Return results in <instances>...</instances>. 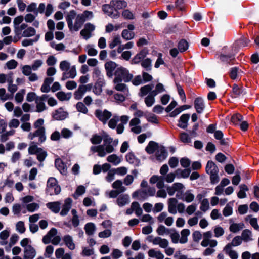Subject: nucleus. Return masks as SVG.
Masks as SVG:
<instances>
[{"label": "nucleus", "mask_w": 259, "mask_h": 259, "mask_svg": "<svg viewBox=\"0 0 259 259\" xmlns=\"http://www.w3.org/2000/svg\"><path fill=\"white\" fill-rule=\"evenodd\" d=\"M190 118V113L183 114L178 119L177 126L183 130L187 128L188 125V121Z\"/></svg>", "instance_id": "obj_14"}, {"label": "nucleus", "mask_w": 259, "mask_h": 259, "mask_svg": "<svg viewBox=\"0 0 259 259\" xmlns=\"http://www.w3.org/2000/svg\"><path fill=\"white\" fill-rule=\"evenodd\" d=\"M114 82H127L130 81L133 78V75L130 74L128 70L122 66L116 68L114 72Z\"/></svg>", "instance_id": "obj_5"}, {"label": "nucleus", "mask_w": 259, "mask_h": 259, "mask_svg": "<svg viewBox=\"0 0 259 259\" xmlns=\"http://www.w3.org/2000/svg\"><path fill=\"white\" fill-rule=\"evenodd\" d=\"M176 85L177 87L178 93L182 101L184 103L186 102V97L183 87L179 83L177 82H176Z\"/></svg>", "instance_id": "obj_50"}, {"label": "nucleus", "mask_w": 259, "mask_h": 259, "mask_svg": "<svg viewBox=\"0 0 259 259\" xmlns=\"http://www.w3.org/2000/svg\"><path fill=\"white\" fill-rule=\"evenodd\" d=\"M25 94V90L21 89L17 92L15 96V101L17 103H21L23 102L24 99V96Z\"/></svg>", "instance_id": "obj_56"}, {"label": "nucleus", "mask_w": 259, "mask_h": 259, "mask_svg": "<svg viewBox=\"0 0 259 259\" xmlns=\"http://www.w3.org/2000/svg\"><path fill=\"white\" fill-rule=\"evenodd\" d=\"M150 183L154 184L156 183V186L160 190L157 192V196L162 197V177L156 175L153 176L150 179Z\"/></svg>", "instance_id": "obj_15"}, {"label": "nucleus", "mask_w": 259, "mask_h": 259, "mask_svg": "<svg viewBox=\"0 0 259 259\" xmlns=\"http://www.w3.org/2000/svg\"><path fill=\"white\" fill-rule=\"evenodd\" d=\"M10 234V230L8 229L4 230L0 233V239L2 240L1 244L2 245H5L7 244V239L9 237Z\"/></svg>", "instance_id": "obj_43"}, {"label": "nucleus", "mask_w": 259, "mask_h": 259, "mask_svg": "<svg viewBox=\"0 0 259 259\" xmlns=\"http://www.w3.org/2000/svg\"><path fill=\"white\" fill-rule=\"evenodd\" d=\"M126 161L131 164L138 166L140 163V160L133 152H129L126 155Z\"/></svg>", "instance_id": "obj_24"}, {"label": "nucleus", "mask_w": 259, "mask_h": 259, "mask_svg": "<svg viewBox=\"0 0 259 259\" xmlns=\"http://www.w3.org/2000/svg\"><path fill=\"white\" fill-rule=\"evenodd\" d=\"M72 200L70 198H67L64 201V204L62 206V210L60 212V215L62 216L66 215L70 209L72 205Z\"/></svg>", "instance_id": "obj_26"}, {"label": "nucleus", "mask_w": 259, "mask_h": 259, "mask_svg": "<svg viewBox=\"0 0 259 259\" xmlns=\"http://www.w3.org/2000/svg\"><path fill=\"white\" fill-rule=\"evenodd\" d=\"M46 205L49 209L55 213H58L61 208V203L58 201L49 202Z\"/></svg>", "instance_id": "obj_33"}, {"label": "nucleus", "mask_w": 259, "mask_h": 259, "mask_svg": "<svg viewBox=\"0 0 259 259\" xmlns=\"http://www.w3.org/2000/svg\"><path fill=\"white\" fill-rule=\"evenodd\" d=\"M133 196L134 197L138 196L139 199L141 200H144L149 197L146 190H141L136 191L133 193Z\"/></svg>", "instance_id": "obj_45"}, {"label": "nucleus", "mask_w": 259, "mask_h": 259, "mask_svg": "<svg viewBox=\"0 0 259 259\" xmlns=\"http://www.w3.org/2000/svg\"><path fill=\"white\" fill-rule=\"evenodd\" d=\"M177 25L175 24H167L164 30L163 33L166 34L175 33L177 32Z\"/></svg>", "instance_id": "obj_38"}, {"label": "nucleus", "mask_w": 259, "mask_h": 259, "mask_svg": "<svg viewBox=\"0 0 259 259\" xmlns=\"http://www.w3.org/2000/svg\"><path fill=\"white\" fill-rule=\"evenodd\" d=\"M84 230L88 235H93L96 230V227L93 223H88L84 226Z\"/></svg>", "instance_id": "obj_36"}, {"label": "nucleus", "mask_w": 259, "mask_h": 259, "mask_svg": "<svg viewBox=\"0 0 259 259\" xmlns=\"http://www.w3.org/2000/svg\"><path fill=\"white\" fill-rule=\"evenodd\" d=\"M117 67V64L113 61H109L105 63V68L107 72V75L109 77L113 76V72Z\"/></svg>", "instance_id": "obj_27"}, {"label": "nucleus", "mask_w": 259, "mask_h": 259, "mask_svg": "<svg viewBox=\"0 0 259 259\" xmlns=\"http://www.w3.org/2000/svg\"><path fill=\"white\" fill-rule=\"evenodd\" d=\"M116 204L120 207H123L130 202V196L127 194L119 195L116 201Z\"/></svg>", "instance_id": "obj_21"}, {"label": "nucleus", "mask_w": 259, "mask_h": 259, "mask_svg": "<svg viewBox=\"0 0 259 259\" xmlns=\"http://www.w3.org/2000/svg\"><path fill=\"white\" fill-rule=\"evenodd\" d=\"M154 88V85L153 84H147L144 86H143L141 88L140 93L139 95L141 97H143L146 95L148 93L151 91L152 89Z\"/></svg>", "instance_id": "obj_44"}, {"label": "nucleus", "mask_w": 259, "mask_h": 259, "mask_svg": "<svg viewBox=\"0 0 259 259\" xmlns=\"http://www.w3.org/2000/svg\"><path fill=\"white\" fill-rule=\"evenodd\" d=\"M162 91V84L158 83L156 85L155 89L152 91L150 94L145 99V103L147 106L151 107L155 102L154 96L160 93Z\"/></svg>", "instance_id": "obj_9"}, {"label": "nucleus", "mask_w": 259, "mask_h": 259, "mask_svg": "<svg viewBox=\"0 0 259 259\" xmlns=\"http://www.w3.org/2000/svg\"><path fill=\"white\" fill-rule=\"evenodd\" d=\"M178 105V102L174 99H172L170 104L167 105L166 107H163V111L164 110L168 114L172 112V111Z\"/></svg>", "instance_id": "obj_53"}, {"label": "nucleus", "mask_w": 259, "mask_h": 259, "mask_svg": "<svg viewBox=\"0 0 259 259\" xmlns=\"http://www.w3.org/2000/svg\"><path fill=\"white\" fill-rule=\"evenodd\" d=\"M13 98V96L6 93V90L4 88L0 89V99L3 101H6L8 100H11Z\"/></svg>", "instance_id": "obj_55"}, {"label": "nucleus", "mask_w": 259, "mask_h": 259, "mask_svg": "<svg viewBox=\"0 0 259 259\" xmlns=\"http://www.w3.org/2000/svg\"><path fill=\"white\" fill-rule=\"evenodd\" d=\"M107 160L114 165H117L121 162V158L116 154H112L108 156Z\"/></svg>", "instance_id": "obj_48"}, {"label": "nucleus", "mask_w": 259, "mask_h": 259, "mask_svg": "<svg viewBox=\"0 0 259 259\" xmlns=\"http://www.w3.org/2000/svg\"><path fill=\"white\" fill-rule=\"evenodd\" d=\"M111 5L113 7L116 12H118L117 10L125 8L127 4L126 2L124 1L112 0L111 1Z\"/></svg>", "instance_id": "obj_31"}, {"label": "nucleus", "mask_w": 259, "mask_h": 259, "mask_svg": "<svg viewBox=\"0 0 259 259\" xmlns=\"http://www.w3.org/2000/svg\"><path fill=\"white\" fill-rule=\"evenodd\" d=\"M192 190H188L185 192L184 198L183 199V201L186 202L187 203H190L194 200L195 196L192 193Z\"/></svg>", "instance_id": "obj_46"}, {"label": "nucleus", "mask_w": 259, "mask_h": 259, "mask_svg": "<svg viewBox=\"0 0 259 259\" xmlns=\"http://www.w3.org/2000/svg\"><path fill=\"white\" fill-rule=\"evenodd\" d=\"M146 54L147 53L145 50H142L133 58L132 63L133 64H138L145 58Z\"/></svg>", "instance_id": "obj_41"}, {"label": "nucleus", "mask_w": 259, "mask_h": 259, "mask_svg": "<svg viewBox=\"0 0 259 259\" xmlns=\"http://www.w3.org/2000/svg\"><path fill=\"white\" fill-rule=\"evenodd\" d=\"M57 98L61 101H67L69 100L71 97V93H65L64 92L60 91L57 93L56 94Z\"/></svg>", "instance_id": "obj_47"}, {"label": "nucleus", "mask_w": 259, "mask_h": 259, "mask_svg": "<svg viewBox=\"0 0 259 259\" xmlns=\"http://www.w3.org/2000/svg\"><path fill=\"white\" fill-rule=\"evenodd\" d=\"M190 230L189 229H184L181 231L180 243L185 244L187 242L188 237L190 234Z\"/></svg>", "instance_id": "obj_42"}, {"label": "nucleus", "mask_w": 259, "mask_h": 259, "mask_svg": "<svg viewBox=\"0 0 259 259\" xmlns=\"http://www.w3.org/2000/svg\"><path fill=\"white\" fill-rule=\"evenodd\" d=\"M95 29V26L91 23H87L80 32L81 36L85 40L89 39L92 36V33Z\"/></svg>", "instance_id": "obj_11"}, {"label": "nucleus", "mask_w": 259, "mask_h": 259, "mask_svg": "<svg viewBox=\"0 0 259 259\" xmlns=\"http://www.w3.org/2000/svg\"><path fill=\"white\" fill-rule=\"evenodd\" d=\"M56 167L62 174H65L67 172V166L60 158L56 159L55 162Z\"/></svg>", "instance_id": "obj_30"}, {"label": "nucleus", "mask_w": 259, "mask_h": 259, "mask_svg": "<svg viewBox=\"0 0 259 259\" xmlns=\"http://www.w3.org/2000/svg\"><path fill=\"white\" fill-rule=\"evenodd\" d=\"M67 115V113L64 111L62 108H59L53 113V117L56 120H61L66 118Z\"/></svg>", "instance_id": "obj_29"}, {"label": "nucleus", "mask_w": 259, "mask_h": 259, "mask_svg": "<svg viewBox=\"0 0 259 259\" xmlns=\"http://www.w3.org/2000/svg\"><path fill=\"white\" fill-rule=\"evenodd\" d=\"M76 16V12L74 10H71L69 12L66 18L68 27L71 25L73 19H75Z\"/></svg>", "instance_id": "obj_57"}, {"label": "nucleus", "mask_w": 259, "mask_h": 259, "mask_svg": "<svg viewBox=\"0 0 259 259\" xmlns=\"http://www.w3.org/2000/svg\"><path fill=\"white\" fill-rule=\"evenodd\" d=\"M122 182L121 180H118L115 181L112 185V187L118 191L119 193H121L125 191L126 188L123 186Z\"/></svg>", "instance_id": "obj_39"}, {"label": "nucleus", "mask_w": 259, "mask_h": 259, "mask_svg": "<svg viewBox=\"0 0 259 259\" xmlns=\"http://www.w3.org/2000/svg\"><path fill=\"white\" fill-rule=\"evenodd\" d=\"M35 29L32 27H29L23 31L22 35L23 37H29L35 35Z\"/></svg>", "instance_id": "obj_54"}, {"label": "nucleus", "mask_w": 259, "mask_h": 259, "mask_svg": "<svg viewBox=\"0 0 259 259\" xmlns=\"http://www.w3.org/2000/svg\"><path fill=\"white\" fill-rule=\"evenodd\" d=\"M95 115L99 120L101 121L104 123H105L111 117L112 114L110 112L106 110L104 111L97 110L95 112Z\"/></svg>", "instance_id": "obj_13"}, {"label": "nucleus", "mask_w": 259, "mask_h": 259, "mask_svg": "<svg viewBox=\"0 0 259 259\" xmlns=\"http://www.w3.org/2000/svg\"><path fill=\"white\" fill-rule=\"evenodd\" d=\"M239 69V67L236 66L230 68L229 76L232 79L235 80L237 78Z\"/></svg>", "instance_id": "obj_60"}, {"label": "nucleus", "mask_w": 259, "mask_h": 259, "mask_svg": "<svg viewBox=\"0 0 259 259\" xmlns=\"http://www.w3.org/2000/svg\"><path fill=\"white\" fill-rule=\"evenodd\" d=\"M194 107L198 114L202 113L205 108L203 99L201 97L195 98L194 101Z\"/></svg>", "instance_id": "obj_12"}, {"label": "nucleus", "mask_w": 259, "mask_h": 259, "mask_svg": "<svg viewBox=\"0 0 259 259\" xmlns=\"http://www.w3.org/2000/svg\"><path fill=\"white\" fill-rule=\"evenodd\" d=\"M44 122V119L40 118L37 119L34 123V126L37 128V130L34 132H30L28 138L30 140H33L35 137H38V143L41 144L45 142L46 140V136L45 135V128L42 126Z\"/></svg>", "instance_id": "obj_2"}, {"label": "nucleus", "mask_w": 259, "mask_h": 259, "mask_svg": "<svg viewBox=\"0 0 259 259\" xmlns=\"http://www.w3.org/2000/svg\"><path fill=\"white\" fill-rule=\"evenodd\" d=\"M232 222H233L232 219L230 220V225L229 230L233 233H238L245 227L244 224L243 222H240L239 223H235L233 222L231 224Z\"/></svg>", "instance_id": "obj_22"}, {"label": "nucleus", "mask_w": 259, "mask_h": 259, "mask_svg": "<svg viewBox=\"0 0 259 259\" xmlns=\"http://www.w3.org/2000/svg\"><path fill=\"white\" fill-rule=\"evenodd\" d=\"M122 82H114L115 84V89L118 91L123 92L124 94L126 96H128L130 95L129 91L128 88H127L126 85L121 83Z\"/></svg>", "instance_id": "obj_34"}, {"label": "nucleus", "mask_w": 259, "mask_h": 259, "mask_svg": "<svg viewBox=\"0 0 259 259\" xmlns=\"http://www.w3.org/2000/svg\"><path fill=\"white\" fill-rule=\"evenodd\" d=\"M36 255L35 249L31 245L26 246L24 249V259H33Z\"/></svg>", "instance_id": "obj_19"}, {"label": "nucleus", "mask_w": 259, "mask_h": 259, "mask_svg": "<svg viewBox=\"0 0 259 259\" xmlns=\"http://www.w3.org/2000/svg\"><path fill=\"white\" fill-rule=\"evenodd\" d=\"M47 99L48 95L46 94H43L36 98L35 102L36 112L40 113L47 109V107L45 104Z\"/></svg>", "instance_id": "obj_10"}, {"label": "nucleus", "mask_w": 259, "mask_h": 259, "mask_svg": "<svg viewBox=\"0 0 259 259\" xmlns=\"http://www.w3.org/2000/svg\"><path fill=\"white\" fill-rule=\"evenodd\" d=\"M82 18L84 22L87 20L92 19L94 17V14L92 11L85 10L82 13L78 14Z\"/></svg>", "instance_id": "obj_52"}, {"label": "nucleus", "mask_w": 259, "mask_h": 259, "mask_svg": "<svg viewBox=\"0 0 259 259\" xmlns=\"http://www.w3.org/2000/svg\"><path fill=\"white\" fill-rule=\"evenodd\" d=\"M249 42V39L245 37H243L235 41V45L239 47H244L247 46Z\"/></svg>", "instance_id": "obj_61"}, {"label": "nucleus", "mask_w": 259, "mask_h": 259, "mask_svg": "<svg viewBox=\"0 0 259 259\" xmlns=\"http://www.w3.org/2000/svg\"><path fill=\"white\" fill-rule=\"evenodd\" d=\"M189 47V43L185 39H181L178 44V48L181 53L186 52Z\"/></svg>", "instance_id": "obj_35"}, {"label": "nucleus", "mask_w": 259, "mask_h": 259, "mask_svg": "<svg viewBox=\"0 0 259 259\" xmlns=\"http://www.w3.org/2000/svg\"><path fill=\"white\" fill-rule=\"evenodd\" d=\"M54 78L47 77L44 79L42 85L41 87L40 90L42 93H48L50 90V85L53 82Z\"/></svg>", "instance_id": "obj_28"}, {"label": "nucleus", "mask_w": 259, "mask_h": 259, "mask_svg": "<svg viewBox=\"0 0 259 259\" xmlns=\"http://www.w3.org/2000/svg\"><path fill=\"white\" fill-rule=\"evenodd\" d=\"M90 150L93 153L97 152L99 157H104L107 154L113 152L114 151V148L111 144H103L98 146H92L91 147Z\"/></svg>", "instance_id": "obj_6"}, {"label": "nucleus", "mask_w": 259, "mask_h": 259, "mask_svg": "<svg viewBox=\"0 0 259 259\" xmlns=\"http://www.w3.org/2000/svg\"><path fill=\"white\" fill-rule=\"evenodd\" d=\"M252 235V232L251 230L246 229L243 230L241 236H240L242 240L245 242H248L251 240V236Z\"/></svg>", "instance_id": "obj_49"}, {"label": "nucleus", "mask_w": 259, "mask_h": 259, "mask_svg": "<svg viewBox=\"0 0 259 259\" xmlns=\"http://www.w3.org/2000/svg\"><path fill=\"white\" fill-rule=\"evenodd\" d=\"M102 10L105 13L112 18H117L119 16L118 12H115V13L113 12L114 9L113 7L111 5V3L109 5L105 4L103 5Z\"/></svg>", "instance_id": "obj_16"}, {"label": "nucleus", "mask_w": 259, "mask_h": 259, "mask_svg": "<svg viewBox=\"0 0 259 259\" xmlns=\"http://www.w3.org/2000/svg\"><path fill=\"white\" fill-rule=\"evenodd\" d=\"M148 255L151 257H155L157 259H162V253L160 251L155 249H150L148 251Z\"/></svg>", "instance_id": "obj_63"}, {"label": "nucleus", "mask_w": 259, "mask_h": 259, "mask_svg": "<svg viewBox=\"0 0 259 259\" xmlns=\"http://www.w3.org/2000/svg\"><path fill=\"white\" fill-rule=\"evenodd\" d=\"M62 240L65 245L70 250L75 248V245L73 242V238L69 235H65L62 238Z\"/></svg>", "instance_id": "obj_25"}, {"label": "nucleus", "mask_w": 259, "mask_h": 259, "mask_svg": "<svg viewBox=\"0 0 259 259\" xmlns=\"http://www.w3.org/2000/svg\"><path fill=\"white\" fill-rule=\"evenodd\" d=\"M245 221H249L250 225L255 230L259 231V225L256 218H253L252 215H248L245 218Z\"/></svg>", "instance_id": "obj_37"}, {"label": "nucleus", "mask_w": 259, "mask_h": 259, "mask_svg": "<svg viewBox=\"0 0 259 259\" xmlns=\"http://www.w3.org/2000/svg\"><path fill=\"white\" fill-rule=\"evenodd\" d=\"M119 121V116L117 115L113 116L108 122L109 127L112 129L115 128L117 126V123Z\"/></svg>", "instance_id": "obj_62"}, {"label": "nucleus", "mask_w": 259, "mask_h": 259, "mask_svg": "<svg viewBox=\"0 0 259 259\" xmlns=\"http://www.w3.org/2000/svg\"><path fill=\"white\" fill-rule=\"evenodd\" d=\"M46 191L50 195H57L60 192L61 188L55 178L51 177L48 179Z\"/></svg>", "instance_id": "obj_8"}, {"label": "nucleus", "mask_w": 259, "mask_h": 259, "mask_svg": "<svg viewBox=\"0 0 259 259\" xmlns=\"http://www.w3.org/2000/svg\"><path fill=\"white\" fill-rule=\"evenodd\" d=\"M177 177L176 172L167 173L163 176V183L166 182L168 183H172L174 181L175 178Z\"/></svg>", "instance_id": "obj_51"}, {"label": "nucleus", "mask_w": 259, "mask_h": 259, "mask_svg": "<svg viewBox=\"0 0 259 259\" xmlns=\"http://www.w3.org/2000/svg\"><path fill=\"white\" fill-rule=\"evenodd\" d=\"M59 68L62 71L61 80L64 81L68 78H74L77 75V71L75 65L71 66L70 62L63 60L60 62Z\"/></svg>", "instance_id": "obj_1"}, {"label": "nucleus", "mask_w": 259, "mask_h": 259, "mask_svg": "<svg viewBox=\"0 0 259 259\" xmlns=\"http://www.w3.org/2000/svg\"><path fill=\"white\" fill-rule=\"evenodd\" d=\"M235 55L233 53H229L228 54H224L221 53L218 55V58L223 63L229 64L230 61L235 59Z\"/></svg>", "instance_id": "obj_20"}, {"label": "nucleus", "mask_w": 259, "mask_h": 259, "mask_svg": "<svg viewBox=\"0 0 259 259\" xmlns=\"http://www.w3.org/2000/svg\"><path fill=\"white\" fill-rule=\"evenodd\" d=\"M178 178L187 179L189 178L191 172V168H178L175 170Z\"/></svg>", "instance_id": "obj_23"}, {"label": "nucleus", "mask_w": 259, "mask_h": 259, "mask_svg": "<svg viewBox=\"0 0 259 259\" xmlns=\"http://www.w3.org/2000/svg\"><path fill=\"white\" fill-rule=\"evenodd\" d=\"M243 119V117L242 115L239 113H236L232 116L231 121L234 124H237L238 123L241 122Z\"/></svg>", "instance_id": "obj_64"}, {"label": "nucleus", "mask_w": 259, "mask_h": 259, "mask_svg": "<svg viewBox=\"0 0 259 259\" xmlns=\"http://www.w3.org/2000/svg\"><path fill=\"white\" fill-rule=\"evenodd\" d=\"M181 183L176 182L174 183L172 186H169L168 185L164 184V183H163V188H165L166 191L168 194V195L170 196H173L176 191L178 190V188H180L181 187Z\"/></svg>", "instance_id": "obj_18"}, {"label": "nucleus", "mask_w": 259, "mask_h": 259, "mask_svg": "<svg viewBox=\"0 0 259 259\" xmlns=\"http://www.w3.org/2000/svg\"><path fill=\"white\" fill-rule=\"evenodd\" d=\"M180 140L184 143L188 144L191 142V138L188 133L182 132L180 135Z\"/></svg>", "instance_id": "obj_58"}, {"label": "nucleus", "mask_w": 259, "mask_h": 259, "mask_svg": "<svg viewBox=\"0 0 259 259\" xmlns=\"http://www.w3.org/2000/svg\"><path fill=\"white\" fill-rule=\"evenodd\" d=\"M234 201H230L228 202L223 208L222 213L224 217H229L233 213V207Z\"/></svg>", "instance_id": "obj_32"}, {"label": "nucleus", "mask_w": 259, "mask_h": 259, "mask_svg": "<svg viewBox=\"0 0 259 259\" xmlns=\"http://www.w3.org/2000/svg\"><path fill=\"white\" fill-rule=\"evenodd\" d=\"M85 51L90 56H95L97 55L98 53V51L92 45H88L85 47Z\"/></svg>", "instance_id": "obj_59"}, {"label": "nucleus", "mask_w": 259, "mask_h": 259, "mask_svg": "<svg viewBox=\"0 0 259 259\" xmlns=\"http://www.w3.org/2000/svg\"><path fill=\"white\" fill-rule=\"evenodd\" d=\"M206 172L210 175V183L212 185L217 184L220 180L219 171L217 164L212 160H208L205 167Z\"/></svg>", "instance_id": "obj_4"}, {"label": "nucleus", "mask_w": 259, "mask_h": 259, "mask_svg": "<svg viewBox=\"0 0 259 259\" xmlns=\"http://www.w3.org/2000/svg\"><path fill=\"white\" fill-rule=\"evenodd\" d=\"M86 92L87 91L84 86L80 85L74 94V98L76 100L81 99Z\"/></svg>", "instance_id": "obj_40"}, {"label": "nucleus", "mask_w": 259, "mask_h": 259, "mask_svg": "<svg viewBox=\"0 0 259 259\" xmlns=\"http://www.w3.org/2000/svg\"><path fill=\"white\" fill-rule=\"evenodd\" d=\"M28 153L31 155L36 154L37 160L40 162H42L47 156V152L38 147L34 142L30 144Z\"/></svg>", "instance_id": "obj_7"}, {"label": "nucleus", "mask_w": 259, "mask_h": 259, "mask_svg": "<svg viewBox=\"0 0 259 259\" xmlns=\"http://www.w3.org/2000/svg\"><path fill=\"white\" fill-rule=\"evenodd\" d=\"M146 152L149 154H153L151 158L153 160L160 162L162 159V146L153 141H150L145 148Z\"/></svg>", "instance_id": "obj_3"}, {"label": "nucleus", "mask_w": 259, "mask_h": 259, "mask_svg": "<svg viewBox=\"0 0 259 259\" xmlns=\"http://www.w3.org/2000/svg\"><path fill=\"white\" fill-rule=\"evenodd\" d=\"M83 23L84 21L78 14L75 18L74 23L72 22L71 25L68 28L71 31H77L81 28Z\"/></svg>", "instance_id": "obj_17"}]
</instances>
